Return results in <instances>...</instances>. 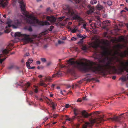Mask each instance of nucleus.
Segmentation results:
<instances>
[{"label":"nucleus","mask_w":128,"mask_h":128,"mask_svg":"<svg viewBox=\"0 0 128 128\" xmlns=\"http://www.w3.org/2000/svg\"><path fill=\"white\" fill-rule=\"evenodd\" d=\"M64 18H65L64 16H62V17H59L58 18L59 20L61 21L62 20H63Z\"/></svg>","instance_id":"ea45409f"},{"label":"nucleus","mask_w":128,"mask_h":128,"mask_svg":"<svg viewBox=\"0 0 128 128\" xmlns=\"http://www.w3.org/2000/svg\"><path fill=\"white\" fill-rule=\"evenodd\" d=\"M76 38L74 37H72L71 38V40L73 41H75L76 40Z\"/></svg>","instance_id":"de8ad7c7"},{"label":"nucleus","mask_w":128,"mask_h":128,"mask_svg":"<svg viewBox=\"0 0 128 128\" xmlns=\"http://www.w3.org/2000/svg\"><path fill=\"white\" fill-rule=\"evenodd\" d=\"M41 60L42 62H45L46 61V59L44 58H41Z\"/></svg>","instance_id":"a19ab883"},{"label":"nucleus","mask_w":128,"mask_h":128,"mask_svg":"<svg viewBox=\"0 0 128 128\" xmlns=\"http://www.w3.org/2000/svg\"><path fill=\"white\" fill-rule=\"evenodd\" d=\"M82 49L83 50H86L87 49V48L85 46H84L82 48Z\"/></svg>","instance_id":"4c0bfd02"},{"label":"nucleus","mask_w":128,"mask_h":128,"mask_svg":"<svg viewBox=\"0 0 128 128\" xmlns=\"http://www.w3.org/2000/svg\"><path fill=\"white\" fill-rule=\"evenodd\" d=\"M76 118L80 122V118L82 119V116H72V118H70L71 119V121L70 122H73L75 119V118Z\"/></svg>","instance_id":"f3484780"},{"label":"nucleus","mask_w":128,"mask_h":128,"mask_svg":"<svg viewBox=\"0 0 128 128\" xmlns=\"http://www.w3.org/2000/svg\"><path fill=\"white\" fill-rule=\"evenodd\" d=\"M97 2V1L96 0H94L93 1L91 2V3L92 4H95Z\"/></svg>","instance_id":"e433bc0d"},{"label":"nucleus","mask_w":128,"mask_h":128,"mask_svg":"<svg viewBox=\"0 0 128 128\" xmlns=\"http://www.w3.org/2000/svg\"><path fill=\"white\" fill-rule=\"evenodd\" d=\"M102 48L103 50V51L100 53H95L94 57L96 59H98L100 62L103 63L102 66L98 64H97V66H92L87 62L74 61L73 60V58H72V65L84 72L91 71L96 74H100L104 67L106 70H112L118 74H122L125 70V62H121L118 59L115 62L111 59H109L108 56L111 55V51L108 50L106 47H102Z\"/></svg>","instance_id":"f257e3e1"},{"label":"nucleus","mask_w":128,"mask_h":128,"mask_svg":"<svg viewBox=\"0 0 128 128\" xmlns=\"http://www.w3.org/2000/svg\"><path fill=\"white\" fill-rule=\"evenodd\" d=\"M36 63L38 64H40V62L39 61H38L36 62Z\"/></svg>","instance_id":"13d9d810"},{"label":"nucleus","mask_w":128,"mask_h":128,"mask_svg":"<svg viewBox=\"0 0 128 128\" xmlns=\"http://www.w3.org/2000/svg\"><path fill=\"white\" fill-rule=\"evenodd\" d=\"M6 59V58H3V59H0V63L2 64V62L4 61Z\"/></svg>","instance_id":"79ce46f5"},{"label":"nucleus","mask_w":128,"mask_h":128,"mask_svg":"<svg viewBox=\"0 0 128 128\" xmlns=\"http://www.w3.org/2000/svg\"><path fill=\"white\" fill-rule=\"evenodd\" d=\"M65 117L66 118L65 119V120H68L69 122H70L71 121V119L70 118H69L68 116L67 115H65Z\"/></svg>","instance_id":"c85d7f7f"},{"label":"nucleus","mask_w":128,"mask_h":128,"mask_svg":"<svg viewBox=\"0 0 128 128\" xmlns=\"http://www.w3.org/2000/svg\"><path fill=\"white\" fill-rule=\"evenodd\" d=\"M30 86V83L28 82H27L24 86L23 87V90L24 91H26L27 90V88H29Z\"/></svg>","instance_id":"6ab92c4d"},{"label":"nucleus","mask_w":128,"mask_h":128,"mask_svg":"<svg viewBox=\"0 0 128 128\" xmlns=\"http://www.w3.org/2000/svg\"><path fill=\"white\" fill-rule=\"evenodd\" d=\"M96 7L97 8V9L98 10H100L101 9H102L103 7V6L100 5H98L96 6Z\"/></svg>","instance_id":"393cba45"},{"label":"nucleus","mask_w":128,"mask_h":128,"mask_svg":"<svg viewBox=\"0 0 128 128\" xmlns=\"http://www.w3.org/2000/svg\"><path fill=\"white\" fill-rule=\"evenodd\" d=\"M125 114V113L122 114L118 116H114L112 118H110V119L112 121H115L120 123V120L125 118L124 116V114Z\"/></svg>","instance_id":"0eeeda50"},{"label":"nucleus","mask_w":128,"mask_h":128,"mask_svg":"<svg viewBox=\"0 0 128 128\" xmlns=\"http://www.w3.org/2000/svg\"><path fill=\"white\" fill-rule=\"evenodd\" d=\"M29 68H28L29 69H34L35 68L34 66H32V67H28Z\"/></svg>","instance_id":"5fc2aeb1"},{"label":"nucleus","mask_w":128,"mask_h":128,"mask_svg":"<svg viewBox=\"0 0 128 128\" xmlns=\"http://www.w3.org/2000/svg\"><path fill=\"white\" fill-rule=\"evenodd\" d=\"M126 26L128 28V24H125Z\"/></svg>","instance_id":"774afa93"},{"label":"nucleus","mask_w":128,"mask_h":128,"mask_svg":"<svg viewBox=\"0 0 128 128\" xmlns=\"http://www.w3.org/2000/svg\"><path fill=\"white\" fill-rule=\"evenodd\" d=\"M40 34L41 35H44L45 34V33L44 32H42Z\"/></svg>","instance_id":"680f3d73"},{"label":"nucleus","mask_w":128,"mask_h":128,"mask_svg":"<svg viewBox=\"0 0 128 128\" xmlns=\"http://www.w3.org/2000/svg\"><path fill=\"white\" fill-rule=\"evenodd\" d=\"M50 9V7L46 9V10L47 12Z\"/></svg>","instance_id":"69168bd1"},{"label":"nucleus","mask_w":128,"mask_h":128,"mask_svg":"<svg viewBox=\"0 0 128 128\" xmlns=\"http://www.w3.org/2000/svg\"><path fill=\"white\" fill-rule=\"evenodd\" d=\"M34 92L36 93H37L38 92V89L37 88H36L34 90Z\"/></svg>","instance_id":"bf43d9fd"},{"label":"nucleus","mask_w":128,"mask_h":128,"mask_svg":"<svg viewBox=\"0 0 128 128\" xmlns=\"http://www.w3.org/2000/svg\"><path fill=\"white\" fill-rule=\"evenodd\" d=\"M128 54V52L126 50L124 51V52H121L120 53L117 51H116L114 52V55L116 54H118L119 56L122 58H123L126 56Z\"/></svg>","instance_id":"1a4fd4ad"},{"label":"nucleus","mask_w":128,"mask_h":128,"mask_svg":"<svg viewBox=\"0 0 128 128\" xmlns=\"http://www.w3.org/2000/svg\"><path fill=\"white\" fill-rule=\"evenodd\" d=\"M49 102H47L48 104H50V105H51L52 106V105L54 104L52 100H49Z\"/></svg>","instance_id":"7c9ffc66"},{"label":"nucleus","mask_w":128,"mask_h":128,"mask_svg":"<svg viewBox=\"0 0 128 128\" xmlns=\"http://www.w3.org/2000/svg\"><path fill=\"white\" fill-rule=\"evenodd\" d=\"M54 28V27L53 26H51L50 28L48 29V30L51 31L52 30V29Z\"/></svg>","instance_id":"c9c22d12"},{"label":"nucleus","mask_w":128,"mask_h":128,"mask_svg":"<svg viewBox=\"0 0 128 128\" xmlns=\"http://www.w3.org/2000/svg\"><path fill=\"white\" fill-rule=\"evenodd\" d=\"M46 20L51 22H54L56 21V19L53 16H48L46 17Z\"/></svg>","instance_id":"9b49d317"},{"label":"nucleus","mask_w":128,"mask_h":128,"mask_svg":"<svg viewBox=\"0 0 128 128\" xmlns=\"http://www.w3.org/2000/svg\"><path fill=\"white\" fill-rule=\"evenodd\" d=\"M58 116V115L57 114H54L53 116L51 117H53L54 118H56Z\"/></svg>","instance_id":"49530a36"},{"label":"nucleus","mask_w":128,"mask_h":128,"mask_svg":"<svg viewBox=\"0 0 128 128\" xmlns=\"http://www.w3.org/2000/svg\"><path fill=\"white\" fill-rule=\"evenodd\" d=\"M55 86V84H52V86H51L52 88H54V87Z\"/></svg>","instance_id":"e2e57ef3"},{"label":"nucleus","mask_w":128,"mask_h":128,"mask_svg":"<svg viewBox=\"0 0 128 128\" xmlns=\"http://www.w3.org/2000/svg\"><path fill=\"white\" fill-rule=\"evenodd\" d=\"M101 22L100 20H98L97 22V24L98 26H101Z\"/></svg>","instance_id":"72a5a7b5"},{"label":"nucleus","mask_w":128,"mask_h":128,"mask_svg":"<svg viewBox=\"0 0 128 128\" xmlns=\"http://www.w3.org/2000/svg\"><path fill=\"white\" fill-rule=\"evenodd\" d=\"M58 43L59 44H60L63 43V42L60 41V40H59L58 41Z\"/></svg>","instance_id":"864d4df0"},{"label":"nucleus","mask_w":128,"mask_h":128,"mask_svg":"<svg viewBox=\"0 0 128 128\" xmlns=\"http://www.w3.org/2000/svg\"><path fill=\"white\" fill-rule=\"evenodd\" d=\"M99 114V112L96 111L89 114L86 112L85 110H83L82 112V115L79 116H82V118L81 119L80 118V122L81 123L83 121V120L82 119L83 118H87L90 116H92V114L98 115Z\"/></svg>","instance_id":"423d86ee"},{"label":"nucleus","mask_w":128,"mask_h":128,"mask_svg":"<svg viewBox=\"0 0 128 128\" xmlns=\"http://www.w3.org/2000/svg\"><path fill=\"white\" fill-rule=\"evenodd\" d=\"M62 74V72L60 71H58L57 73L56 74H54L52 76V78H54L56 77H58L60 76Z\"/></svg>","instance_id":"aec40b11"},{"label":"nucleus","mask_w":128,"mask_h":128,"mask_svg":"<svg viewBox=\"0 0 128 128\" xmlns=\"http://www.w3.org/2000/svg\"><path fill=\"white\" fill-rule=\"evenodd\" d=\"M51 64V62H49L47 64V66H48L50 65Z\"/></svg>","instance_id":"6e6d98bb"},{"label":"nucleus","mask_w":128,"mask_h":128,"mask_svg":"<svg viewBox=\"0 0 128 128\" xmlns=\"http://www.w3.org/2000/svg\"><path fill=\"white\" fill-rule=\"evenodd\" d=\"M22 22L20 20H15L14 22V24L12 25L14 28H17L18 26H20Z\"/></svg>","instance_id":"9d476101"},{"label":"nucleus","mask_w":128,"mask_h":128,"mask_svg":"<svg viewBox=\"0 0 128 128\" xmlns=\"http://www.w3.org/2000/svg\"><path fill=\"white\" fill-rule=\"evenodd\" d=\"M82 101V100H81V99L80 98H78V100H77V102H80Z\"/></svg>","instance_id":"4d7b16f0"},{"label":"nucleus","mask_w":128,"mask_h":128,"mask_svg":"<svg viewBox=\"0 0 128 128\" xmlns=\"http://www.w3.org/2000/svg\"><path fill=\"white\" fill-rule=\"evenodd\" d=\"M64 14L69 18H66L64 20L65 21L68 20L70 19V18L72 16V20H76L79 22L78 24V26H80L83 23V19L77 15L78 13L75 10L73 9L68 5L65 6L64 7Z\"/></svg>","instance_id":"7ed1b4c3"},{"label":"nucleus","mask_w":128,"mask_h":128,"mask_svg":"<svg viewBox=\"0 0 128 128\" xmlns=\"http://www.w3.org/2000/svg\"><path fill=\"white\" fill-rule=\"evenodd\" d=\"M20 8L23 14L27 18L26 20L28 24H35L36 22L38 23L40 25L44 26V25H50V23L47 21H39L34 16L28 14V12L26 10L25 8V5L22 0L20 1Z\"/></svg>","instance_id":"f03ea898"},{"label":"nucleus","mask_w":128,"mask_h":128,"mask_svg":"<svg viewBox=\"0 0 128 128\" xmlns=\"http://www.w3.org/2000/svg\"><path fill=\"white\" fill-rule=\"evenodd\" d=\"M112 3V2L111 1H108L107 2V4L109 6L111 5Z\"/></svg>","instance_id":"2f4dec72"},{"label":"nucleus","mask_w":128,"mask_h":128,"mask_svg":"<svg viewBox=\"0 0 128 128\" xmlns=\"http://www.w3.org/2000/svg\"><path fill=\"white\" fill-rule=\"evenodd\" d=\"M70 105L68 104H66L65 106V108H68L70 106Z\"/></svg>","instance_id":"3c124183"},{"label":"nucleus","mask_w":128,"mask_h":128,"mask_svg":"<svg viewBox=\"0 0 128 128\" xmlns=\"http://www.w3.org/2000/svg\"><path fill=\"white\" fill-rule=\"evenodd\" d=\"M71 1L74 4H79V5H80L79 6V7L82 6V0H71Z\"/></svg>","instance_id":"4468645a"},{"label":"nucleus","mask_w":128,"mask_h":128,"mask_svg":"<svg viewBox=\"0 0 128 128\" xmlns=\"http://www.w3.org/2000/svg\"><path fill=\"white\" fill-rule=\"evenodd\" d=\"M116 78V76H114L112 77V79L113 80H115Z\"/></svg>","instance_id":"0e129e2a"},{"label":"nucleus","mask_w":128,"mask_h":128,"mask_svg":"<svg viewBox=\"0 0 128 128\" xmlns=\"http://www.w3.org/2000/svg\"><path fill=\"white\" fill-rule=\"evenodd\" d=\"M84 81V80H81L80 81H78V83H79V84H80L82 83Z\"/></svg>","instance_id":"a18cd8bd"},{"label":"nucleus","mask_w":128,"mask_h":128,"mask_svg":"<svg viewBox=\"0 0 128 128\" xmlns=\"http://www.w3.org/2000/svg\"><path fill=\"white\" fill-rule=\"evenodd\" d=\"M8 3L7 1L5 0H0V6L4 7L6 6Z\"/></svg>","instance_id":"2eb2a0df"},{"label":"nucleus","mask_w":128,"mask_h":128,"mask_svg":"<svg viewBox=\"0 0 128 128\" xmlns=\"http://www.w3.org/2000/svg\"><path fill=\"white\" fill-rule=\"evenodd\" d=\"M10 23L11 22L10 21H8L7 22L6 24H8V26H6V30H4V32L5 33H9L11 31V30L10 29L8 28V27L10 28L12 26L10 24Z\"/></svg>","instance_id":"ddd939ff"},{"label":"nucleus","mask_w":128,"mask_h":128,"mask_svg":"<svg viewBox=\"0 0 128 128\" xmlns=\"http://www.w3.org/2000/svg\"><path fill=\"white\" fill-rule=\"evenodd\" d=\"M52 80V78L50 76L46 77L45 78V80L46 81H50Z\"/></svg>","instance_id":"a878e982"},{"label":"nucleus","mask_w":128,"mask_h":128,"mask_svg":"<svg viewBox=\"0 0 128 128\" xmlns=\"http://www.w3.org/2000/svg\"><path fill=\"white\" fill-rule=\"evenodd\" d=\"M28 30V31L30 32H32V29L31 27H30Z\"/></svg>","instance_id":"37998d69"},{"label":"nucleus","mask_w":128,"mask_h":128,"mask_svg":"<svg viewBox=\"0 0 128 128\" xmlns=\"http://www.w3.org/2000/svg\"><path fill=\"white\" fill-rule=\"evenodd\" d=\"M3 23H4V22L2 21V20H0V25L2 24Z\"/></svg>","instance_id":"052dcab7"},{"label":"nucleus","mask_w":128,"mask_h":128,"mask_svg":"<svg viewBox=\"0 0 128 128\" xmlns=\"http://www.w3.org/2000/svg\"><path fill=\"white\" fill-rule=\"evenodd\" d=\"M15 37L21 36L24 37L23 38L24 42L25 44H27L29 42L34 43L33 40L31 38L29 37L30 36L25 34H22L19 32H17L14 34Z\"/></svg>","instance_id":"39448f33"},{"label":"nucleus","mask_w":128,"mask_h":128,"mask_svg":"<svg viewBox=\"0 0 128 128\" xmlns=\"http://www.w3.org/2000/svg\"><path fill=\"white\" fill-rule=\"evenodd\" d=\"M77 30V29L74 28L72 30V32L73 33H74L76 32Z\"/></svg>","instance_id":"58836bf2"},{"label":"nucleus","mask_w":128,"mask_h":128,"mask_svg":"<svg viewBox=\"0 0 128 128\" xmlns=\"http://www.w3.org/2000/svg\"><path fill=\"white\" fill-rule=\"evenodd\" d=\"M124 70L128 72V61L125 62V65L124 66Z\"/></svg>","instance_id":"4be33fe9"},{"label":"nucleus","mask_w":128,"mask_h":128,"mask_svg":"<svg viewBox=\"0 0 128 128\" xmlns=\"http://www.w3.org/2000/svg\"><path fill=\"white\" fill-rule=\"evenodd\" d=\"M86 24H83V28H84L86 29Z\"/></svg>","instance_id":"603ef678"},{"label":"nucleus","mask_w":128,"mask_h":128,"mask_svg":"<svg viewBox=\"0 0 128 128\" xmlns=\"http://www.w3.org/2000/svg\"><path fill=\"white\" fill-rule=\"evenodd\" d=\"M91 45L92 48L95 49L100 46V44L97 41L92 42L91 43Z\"/></svg>","instance_id":"f8f14e48"},{"label":"nucleus","mask_w":128,"mask_h":128,"mask_svg":"<svg viewBox=\"0 0 128 128\" xmlns=\"http://www.w3.org/2000/svg\"><path fill=\"white\" fill-rule=\"evenodd\" d=\"M32 62L33 60L32 59L30 58L29 59L26 63V66L27 67H30V64L32 63Z\"/></svg>","instance_id":"412c9836"},{"label":"nucleus","mask_w":128,"mask_h":128,"mask_svg":"<svg viewBox=\"0 0 128 128\" xmlns=\"http://www.w3.org/2000/svg\"><path fill=\"white\" fill-rule=\"evenodd\" d=\"M40 85L41 86H43L44 87H46L47 86V85L42 82H41L40 83Z\"/></svg>","instance_id":"c756f323"},{"label":"nucleus","mask_w":128,"mask_h":128,"mask_svg":"<svg viewBox=\"0 0 128 128\" xmlns=\"http://www.w3.org/2000/svg\"><path fill=\"white\" fill-rule=\"evenodd\" d=\"M118 40V41L120 42H124L125 41L124 38L122 36L120 37Z\"/></svg>","instance_id":"b1692460"},{"label":"nucleus","mask_w":128,"mask_h":128,"mask_svg":"<svg viewBox=\"0 0 128 128\" xmlns=\"http://www.w3.org/2000/svg\"><path fill=\"white\" fill-rule=\"evenodd\" d=\"M14 65H12L9 66L8 68L9 70H11L14 68Z\"/></svg>","instance_id":"cd10ccee"},{"label":"nucleus","mask_w":128,"mask_h":128,"mask_svg":"<svg viewBox=\"0 0 128 128\" xmlns=\"http://www.w3.org/2000/svg\"><path fill=\"white\" fill-rule=\"evenodd\" d=\"M94 8L93 7H92L90 8L89 10L87 11L88 14H89L92 13L94 12Z\"/></svg>","instance_id":"5701e85b"},{"label":"nucleus","mask_w":128,"mask_h":128,"mask_svg":"<svg viewBox=\"0 0 128 128\" xmlns=\"http://www.w3.org/2000/svg\"><path fill=\"white\" fill-rule=\"evenodd\" d=\"M117 47L119 48H122V45L120 44H118L117 45Z\"/></svg>","instance_id":"c03bdc74"},{"label":"nucleus","mask_w":128,"mask_h":128,"mask_svg":"<svg viewBox=\"0 0 128 128\" xmlns=\"http://www.w3.org/2000/svg\"><path fill=\"white\" fill-rule=\"evenodd\" d=\"M107 34L106 32H104L103 34V35L104 37H106Z\"/></svg>","instance_id":"09e8293b"},{"label":"nucleus","mask_w":128,"mask_h":128,"mask_svg":"<svg viewBox=\"0 0 128 128\" xmlns=\"http://www.w3.org/2000/svg\"><path fill=\"white\" fill-rule=\"evenodd\" d=\"M103 119L102 117H99L97 118H95L94 119L91 118L90 119V123L88 122H86L85 124L82 126V128H87L88 126L90 127L92 126V124L94 123H96L99 124L102 122Z\"/></svg>","instance_id":"20e7f679"},{"label":"nucleus","mask_w":128,"mask_h":128,"mask_svg":"<svg viewBox=\"0 0 128 128\" xmlns=\"http://www.w3.org/2000/svg\"><path fill=\"white\" fill-rule=\"evenodd\" d=\"M84 37H83L80 40V42H83V40L85 38L86 36H85V35H84Z\"/></svg>","instance_id":"f704fd0d"},{"label":"nucleus","mask_w":128,"mask_h":128,"mask_svg":"<svg viewBox=\"0 0 128 128\" xmlns=\"http://www.w3.org/2000/svg\"><path fill=\"white\" fill-rule=\"evenodd\" d=\"M121 80L122 82L125 81L126 80V78L125 77H121L119 78V80Z\"/></svg>","instance_id":"bb28decb"},{"label":"nucleus","mask_w":128,"mask_h":128,"mask_svg":"<svg viewBox=\"0 0 128 128\" xmlns=\"http://www.w3.org/2000/svg\"><path fill=\"white\" fill-rule=\"evenodd\" d=\"M73 111L74 114L76 116H78L77 115H78L80 112L79 109L76 108H74Z\"/></svg>","instance_id":"a211bd4d"},{"label":"nucleus","mask_w":128,"mask_h":128,"mask_svg":"<svg viewBox=\"0 0 128 128\" xmlns=\"http://www.w3.org/2000/svg\"><path fill=\"white\" fill-rule=\"evenodd\" d=\"M29 55V53H26L25 55V56H28Z\"/></svg>","instance_id":"338daca9"},{"label":"nucleus","mask_w":128,"mask_h":128,"mask_svg":"<svg viewBox=\"0 0 128 128\" xmlns=\"http://www.w3.org/2000/svg\"><path fill=\"white\" fill-rule=\"evenodd\" d=\"M77 36L79 38H81L84 37L83 36H82V34H77Z\"/></svg>","instance_id":"473e14b6"},{"label":"nucleus","mask_w":128,"mask_h":128,"mask_svg":"<svg viewBox=\"0 0 128 128\" xmlns=\"http://www.w3.org/2000/svg\"><path fill=\"white\" fill-rule=\"evenodd\" d=\"M110 22V21L106 20L103 21L102 24H103V26L104 28H106L107 26L109 25Z\"/></svg>","instance_id":"dca6fc26"},{"label":"nucleus","mask_w":128,"mask_h":128,"mask_svg":"<svg viewBox=\"0 0 128 128\" xmlns=\"http://www.w3.org/2000/svg\"><path fill=\"white\" fill-rule=\"evenodd\" d=\"M13 45L12 44H9L6 47V48L4 49L2 51L3 54H8L10 51L12 50V48Z\"/></svg>","instance_id":"6e6552de"},{"label":"nucleus","mask_w":128,"mask_h":128,"mask_svg":"<svg viewBox=\"0 0 128 128\" xmlns=\"http://www.w3.org/2000/svg\"><path fill=\"white\" fill-rule=\"evenodd\" d=\"M56 106V104H54L52 105V107L53 109H54L55 108V107Z\"/></svg>","instance_id":"8fccbe9b"}]
</instances>
